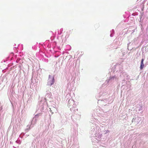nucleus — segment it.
Segmentation results:
<instances>
[{"label": "nucleus", "mask_w": 148, "mask_h": 148, "mask_svg": "<svg viewBox=\"0 0 148 148\" xmlns=\"http://www.w3.org/2000/svg\"><path fill=\"white\" fill-rule=\"evenodd\" d=\"M50 77H51V76L49 75L47 84L48 85L51 86L54 84V77H53L52 78H50Z\"/></svg>", "instance_id": "1"}, {"label": "nucleus", "mask_w": 148, "mask_h": 148, "mask_svg": "<svg viewBox=\"0 0 148 148\" xmlns=\"http://www.w3.org/2000/svg\"><path fill=\"white\" fill-rule=\"evenodd\" d=\"M144 59H142L141 60V64L140 66V69L142 70L144 66V65L143 63Z\"/></svg>", "instance_id": "2"}]
</instances>
